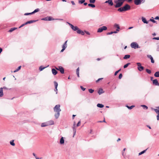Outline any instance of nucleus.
<instances>
[{
  "mask_svg": "<svg viewBox=\"0 0 159 159\" xmlns=\"http://www.w3.org/2000/svg\"><path fill=\"white\" fill-rule=\"evenodd\" d=\"M85 1V0H78L79 3L80 4H83Z\"/></svg>",
  "mask_w": 159,
  "mask_h": 159,
  "instance_id": "34",
  "label": "nucleus"
},
{
  "mask_svg": "<svg viewBox=\"0 0 159 159\" xmlns=\"http://www.w3.org/2000/svg\"><path fill=\"white\" fill-rule=\"evenodd\" d=\"M30 15V13H25V14H24V15L25 16H27V15Z\"/></svg>",
  "mask_w": 159,
  "mask_h": 159,
  "instance_id": "56",
  "label": "nucleus"
},
{
  "mask_svg": "<svg viewBox=\"0 0 159 159\" xmlns=\"http://www.w3.org/2000/svg\"><path fill=\"white\" fill-rule=\"evenodd\" d=\"M147 56L150 59L152 63H154V60H153V57L151 55H148Z\"/></svg>",
  "mask_w": 159,
  "mask_h": 159,
  "instance_id": "12",
  "label": "nucleus"
},
{
  "mask_svg": "<svg viewBox=\"0 0 159 159\" xmlns=\"http://www.w3.org/2000/svg\"><path fill=\"white\" fill-rule=\"evenodd\" d=\"M103 79V78H99L98 79L97 81H96V82H98L100 80H101Z\"/></svg>",
  "mask_w": 159,
  "mask_h": 159,
  "instance_id": "60",
  "label": "nucleus"
},
{
  "mask_svg": "<svg viewBox=\"0 0 159 159\" xmlns=\"http://www.w3.org/2000/svg\"><path fill=\"white\" fill-rule=\"evenodd\" d=\"M152 83L153 84L155 85L159 86V83H158L157 79H155L152 80Z\"/></svg>",
  "mask_w": 159,
  "mask_h": 159,
  "instance_id": "10",
  "label": "nucleus"
},
{
  "mask_svg": "<svg viewBox=\"0 0 159 159\" xmlns=\"http://www.w3.org/2000/svg\"><path fill=\"white\" fill-rule=\"evenodd\" d=\"M14 140H12L10 142V144L13 146H14L15 145V144L14 143Z\"/></svg>",
  "mask_w": 159,
  "mask_h": 159,
  "instance_id": "36",
  "label": "nucleus"
},
{
  "mask_svg": "<svg viewBox=\"0 0 159 159\" xmlns=\"http://www.w3.org/2000/svg\"><path fill=\"white\" fill-rule=\"evenodd\" d=\"M126 107H127L129 109H131L133 108L135 106L134 105H132L131 106H129L128 105H126Z\"/></svg>",
  "mask_w": 159,
  "mask_h": 159,
  "instance_id": "27",
  "label": "nucleus"
},
{
  "mask_svg": "<svg viewBox=\"0 0 159 159\" xmlns=\"http://www.w3.org/2000/svg\"><path fill=\"white\" fill-rule=\"evenodd\" d=\"M125 1V0H115L114 3L116 4L114 5L115 8H117L121 7Z\"/></svg>",
  "mask_w": 159,
  "mask_h": 159,
  "instance_id": "3",
  "label": "nucleus"
},
{
  "mask_svg": "<svg viewBox=\"0 0 159 159\" xmlns=\"http://www.w3.org/2000/svg\"><path fill=\"white\" fill-rule=\"evenodd\" d=\"M112 34H113V31H111L110 32H108L107 33V35H111Z\"/></svg>",
  "mask_w": 159,
  "mask_h": 159,
  "instance_id": "52",
  "label": "nucleus"
},
{
  "mask_svg": "<svg viewBox=\"0 0 159 159\" xmlns=\"http://www.w3.org/2000/svg\"><path fill=\"white\" fill-rule=\"evenodd\" d=\"M89 6L91 7L92 8H94L95 7V5L92 4V3H89L88 4Z\"/></svg>",
  "mask_w": 159,
  "mask_h": 159,
  "instance_id": "30",
  "label": "nucleus"
},
{
  "mask_svg": "<svg viewBox=\"0 0 159 159\" xmlns=\"http://www.w3.org/2000/svg\"><path fill=\"white\" fill-rule=\"evenodd\" d=\"M80 88L83 91H84L85 90V88H84L82 86H80Z\"/></svg>",
  "mask_w": 159,
  "mask_h": 159,
  "instance_id": "51",
  "label": "nucleus"
},
{
  "mask_svg": "<svg viewBox=\"0 0 159 159\" xmlns=\"http://www.w3.org/2000/svg\"><path fill=\"white\" fill-rule=\"evenodd\" d=\"M73 131L74 132V134H73V137H74V136L75 135V134L76 133V129H75L74 128H73Z\"/></svg>",
  "mask_w": 159,
  "mask_h": 159,
  "instance_id": "50",
  "label": "nucleus"
},
{
  "mask_svg": "<svg viewBox=\"0 0 159 159\" xmlns=\"http://www.w3.org/2000/svg\"><path fill=\"white\" fill-rule=\"evenodd\" d=\"M48 20L51 21L52 20H53L54 19H52V18L51 16H48Z\"/></svg>",
  "mask_w": 159,
  "mask_h": 159,
  "instance_id": "41",
  "label": "nucleus"
},
{
  "mask_svg": "<svg viewBox=\"0 0 159 159\" xmlns=\"http://www.w3.org/2000/svg\"><path fill=\"white\" fill-rule=\"evenodd\" d=\"M77 32L78 34H81L82 35H84V33L82 30H81L79 29L78 31H77Z\"/></svg>",
  "mask_w": 159,
  "mask_h": 159,
  "instance_id": "14",
  "label": "nucleus"
},
{
  "mask_svg": "<svg viewBox=\"0 0 159 159\" xmlns=\"http://www.w3.org/2000/svg\"><path fill=\"white\" fill-rule=\"evenodd\" d=\"M114 27L117 28V29H120V26H119V25L117 24H114Z\"/></svg>",
  "mask_w": 159,
  "mask_h": 159,
  "instance_id": "29",
  "label": "nucleus"
},
{
  "mask_svg": "<svg viewBox=\"0 0 159 159\" xmlns=\"http://www.w3.org/2000/svg\"><path fill=\"white\" fill-rule=\"evenodd\" d=\"M71 2L73 5H75V4L74 2L73 1H71Z\"/></svg>",
  "mask_w": 159,
  "mask_h": 159,
  "instance_id": "63",
  "label": "nucleus"
},
{
  "mask_svg": "<svg viewBox=\"0 0 159 159\" xmlns=\"http://www.w3.org/2000/svg\"><path fill=\"white\" fill-rule=\"evenodd\" d=\"M130 9V6L128 4H126L124 6L118 9L117 11L120 12L129 10Z\"/></svg>",
  "mask_w": 159,
  "mask_h": 159,
  "instance_id": "2",
  "label": "nucleus"
},
{
  "mask_svg": "<svg viewBox=\"0 0 159 159\" xmlns=\"http://www.w3.org/2000/svg\"><path fill=\"white\" fill-rule=\"evenodd\" d=\"M89 91L90 93H92L94 91V90L92 89H89Z\"/></svg>",
  "mask_w": 159,
  "mask_h": 159,
  "instance_id": "40",
  "label": "nucleus"
},
{
  "mask_svg": "<svg viewBox=\"0 0 159 159\" xmlns=\"http://www.w3.org/2000/svg\"><path fill=\"white\" fill-rule=\"evenodd\" d=\"M85 33H86L87 34H88V35H90V33H89V32H88V31H85Z\"/></svg>",
  "mask_w": 159,
  "mask_h": 159,
  "instance_id": "62",
  "label": "nucleus"
},
{
  "mask_svg": "<svg viewBox=\"0 0 159 159\" xmlns=\"http://www.w3.org/2000/svg\"><path fill=\"white\" fill-rule=\"evenodd\" d=\"M54 83L55 88H57L58 85L56 81H54Z\"/></svg>",
  "mask_w": 159,
  "mask_h": 159,
  "instance_id": "39",
  "label": "nucleus"
},
{
  "mask_svg": "<svg viewBox=\"0 0 159 159\" xmlns=\"http://www.w3.org/2000/svg\"><path fill=\"white\" fill-rule=\"evenodd\" d=\"M80 123H81L80 121H79L78 122V123L77 124V126H80Z\"/></svg>",
  "mask_w": 159,
  "mask_h": 159,
  "instance_id": "54",
  "label": "nucleus"
},
{
  "mask_svg": "<svg viewBox=\"0 0 159 159\" xmlns=\"http://www.w3.org/2000/svg\"><path fill=\"white\" fill-rule=\"evenodd\" d=\"M26 24H25V23L24 24H22L19 27V28H20L22 27L23 26H24V25H25Z\"/></svg>",
  "mask_w": 159,
  "mask_h": 159,
  "instance_id": "57",
  "label": "nucleus"
},
{
  "mask_svg": "<svg viewBox=\"0 0 159 159\" xmlns=\"http://www.w3.org/2000/svg\"><path fill=\"white\" fill-rule=\"evenodd\" d=\"M67 41H65L64 44L62 45V48H65V49L67 47Z\"/></svg>",
  "mask_w": 159,
  "mask_h": 159,
  "instance_id": "19",
  "label": "nucleus"
},
{
  "mask_svg": "<svg viewBox=\"0 0 159 159\" xmlns=\"http://www.w3.org/2000/svg\"><path fill=\"white\" fill-rule=\"evenodd\" d=\"M16 28H11L9 30V32H12L14 30H15L16 29Z\"/></svg>",
  "mask_w": 159,
  "mask_h": 159,
  "instance_id": "31",
  "label": "nucleus"
},
{
  "mask_svg": "<svg viewBox=\"0 0 159 159\" xmlns=\"http://www.w3.org/2000/svg\"><path fill=\"white\" fill-rule=\"evenodd\" d=\"M60 105H57L54 108V111L56 112L54 115L56 119H57L59 117L60 114V112L61 110L60 109Z\"/></svg>",
  "mask_w": 159,
  "mask_h": 159,
  "instance_id": "1",
  "label": "nucleus"
},
{
  "mask_svg": "<svg viewBox=\"0 0 159 159\" xmlns=\"http://www.w3.org/2000/svg\"><path fill=\"white\" fill-rule=\"evenodd\" d=\"M137 65L138 66V69L139 71H142L144 69V67L141 66L140 63L138 62Z\"/></svg>",
  "mask_w": 159,
  "mask_h": 159,
  "instance_id": "8",
  "label": "nucleus"
},
{
  "mask_svg": "<svg viewBox=\"0 0 159 159\" xmlns=\"http://www.w3.org/2000/svg\"><path fill=\"white\" fill-rule=\"evenodd\" d=\"M54 91L56 92V94L57 93V88H55Z\"/></svg>",
  "mask_w": 159,
  "mask_h": 159,
  "instance_id": "58",
  "label": "nucleus"
},
{
  "mask_svg": "<svg viewBox=\"0 0 159 159\" xmlns=\"http://www.w3.org/2000/svg\"><path fill=\"white\" fill-rule=\"evenodd\" d=\"M142 1L141 0H134V2L136 5H139L141 3Z\"/></svg>",
  "mask_w": 159,
  "mask_h": 159,
  "instance_id": "9",
  "label": "nucleus"
},
{
  "mask_svg": "<svg viewBox=\"0 0 159 159\" xmlns=\"http://www.w3.org/2000/svg\"><path fill=\"white\" fill-rule=\"evenodd\" d=\"M155 20H158L159 19V16H157L155 18Z\"/></svg>",
  "mask_w": 159,
  "mask_h": 159,
  "instance_id": "61",
  "label": "nucleus"
},
{
  "mask_svg": "<svg viewBox=\"0 0 159 159\" xmlns=\"http://www.w3.org/2000/svg\"><path fill=\"white\" fill-rule=\"evenodd\" d=\"M108 4L109 6H112L113 5V3L112 2V0H109V2Z\"/></svg>",
  "mask_w": 159,
  "mask_h": 159,
  "instance_id": "22",
  "label": "nucleus"
},
{
  "mask_svg": "<svg viewBox=\"0 0 159 159\" xmlns=\"http://www.w3.org/2000/svg\"><path fill=\"white\" fill-rule=\"evenodd\" d=\"M67 23L70 26L73 30L77 31L79 30V29L77 26H74L72 24L69 22H67Z\"/></svg>",
  "mask_w": 159,
  "mask_h": 159,
  "instance_id": "5",
  "label": "nucleus"
},
{
  "mask_svg": "<svg viewBox=\"0 0 159 159\" xmlns=\"http://www.w3.org/2000/svg\"><path fill=\"white\" fill-rule=\"evenodd\" d=\"M122 74L121 73L120 74L119 76V79H121L122 78Z\"/></svg>",
  "mask_w": 159,
  "mask_h": 159,
  "instance_id": "48",
  "label": "nucleus"
},
{
  "mask_svg": "<svg viewBox=\"0 0 159 159\" xmlns=\"http://www.w3.org/2000/svg\"><path fill=\"white\" fill-rule=\"evenodd\" d=\"M33 156H34L35 157V158L36 159H41L42 158V157H40V158H39V157H37L36 156V154L34 153H33Z\"/></svg>",
  "mask_w": 159,
  "mask_h": 159,
  "instance_id": "42",
  "label": "nucleus"
},
{
  "mask_svg": "<svg viewBox=\"0 0 159 159\" xmlns=\"http://www.w3.org/2000/svg\"><path fill=\"white\" fill-rule=\"evenodd\" d=\"M40 10L39 8H37L36 9H35L33 11L34 13H36L37 12H38Z\"/></svg>",
  "mask_w": 159,
  "mask_h": 159,
  "instance_id": "43",
  "label": "nucleus"
},
{
  "mask_svg": "<svg viewBox=\"0 0 159 159\" xmlns=\"http://www.w3.org/2000/svg\"><path fill=\"white\" fill-rule=\"evenodd\" d=\"M37 21H38V20H31L28 21L26 22L25 23V24H26V25L28 24H31V23L35 22Z\"/></svg>",
  "mask_w": 159,
  "mask_h": 159,
  "instance_id": "11",
  "label": "nucleus"
},
{
  "mask_svg": "<svg viewBox=\"0 0 159 159\" xmlns=\"http://www.w3.org/2000/svg\"><path fill=\"white\" fill-rule=\"evenodd\" d=\"M95 0H89V1L90 3H94L95 2Z\"/></svg>",
  "mask_w": 159,
  "mask_h": 159,
  "instance_id": "44",
  "label": "nucleus"
},
{
  "mask_svg": "<svg viewBox=\"0 0 159 159\" xmlns=\"http://www.w3.org/2000/svg\"><path fill=\"white\" fill-rule=\"evenodd\" d=\"M153 39H155L157 40H159V37H154L153 38Z\"/></svg>",
  "mask_w": 159,
  "mask_h": 159,
  "instance_id": "55",
  "label": "nucleus"
},
{
  "mask_svg": "<svg viewBox=\"0 0 159 159\" xmlns=\"http://www.w3.org/2000/svg\"><path fill=\"white\" fill-rule=\"evenodd\" d=\"M146 72L149 74H151V71L148 69H146Z\"/></svg>",
  "mask_w": 159,
  "mask_h": 159,
  "instance_id": "37",
  "label": "nucleus"
},
{
  "mask_svg": "<svg viewBox=\"0 0 159 159\" xmlns=\"http://www.w3.org/2000/svg\"><path fill=\"white\" fill-rule=\"evenodd\" d=\"M131 47L132 48L136 49L137 48H140L139 45L136 42H133L130 45Z\"/></svg>",
  "mask_w": 159,
  "mask_h": 159,
  "instance_id": "6",
  "label": "nucleus"
},
{
  "mask_svg": "<svg viewBox=\"0 0 159 159\" xmlns=\"http://www.w3.org/2000/svg\"><path fill=\"white\" fill-rule=\"evenodd\" d=\"M48 125L47 122L42 123L41 125V126L42 127H45Z\"/></svg>",
  "mask_w": 159,
  "mask_h": 159,
  "instance_id": "23",
  "label": "nucleus"
},
{
  "mask_svg": "<svg viewBox=\"0 0 159 159\" xmlns=\"http://www.w3.org/2000/svg\"><path fill=\"white\" fill-rule=\"evenodd\" d=\"M125 149L126 148H124L122 151V155L123 156H124V152H125Z\"/></svg>",
  "mask_w": 159,
  "mask_h": 159,
  "instance_id": "53",
  "label": "nucleus"
},
{
  "mask_svg": "<svg viewBox=\"0 0 159 159\" xmlns=\"http://www.w3.org/2000/svg\"><path fill=\"white\" fill-rule=\"evenodd\" d=\"M130 64V63H127L124 66V68H127L129 65Z\"/></svg>",
  "mask_w": 159,
  "mask_h": 159,
  "instance_id": "35",
  "label": "nucleus"
},
{
  "mask_svg": "<svg viewBox=\"0 0 159 159\" xmlns=\"http://www.w3.org/2000/svg\"><path fill=\"white\" fill-rule=\"evenodd\" d=\"M107 30V27L106 26H103L99 28L97 30L98 33H101L103 30Z\"/></svg>",
  "mask_w": 159,
  "mask_h": 159,
  "instance_id": "7",
  "label": "nucleus"
},
{
  "mask_svg": "<svg viewBox=\"0 0 159 159\" xmlns=\"http://www.w3.org/2000/svg\"><path fill=\"white\" fill-rule=\"evenodd\" d=\"M21 66H19L17 69H16V70H15L14 71V72H16L18 71H19L21 68Z\"/></svg>",
  "mask_w": 159,
  "mask_h": 159,
  "instance_id": "32",
  "label": "nucleus"
},
{
  "mask_svg": "<svg viewBox=\"0 0 159 159\" xmlns=\"http://www.w3.org/2000/svg\"><path fill=\"white\" fill-rule=\"evenodd\" d=\"M97 106L98 107L102 108L104 107V105L102 104L98 103L97 104Z\"/></svg>",
  "mask_w": 159,
  "mask_h": 159,
  "instance_id": "24",
  "label": "nucleus"
},
{
  "mask_svg": "<svg viewBox=\"0 0 159 159\" xmlns=\"http://www.w3.org/2000/svg\"><path fill=\"white\" fill-rule=\"evenodd\" d=\"M64 143V140L63 137H61L60 139V143L61 144H63Z\"/></svg>",
  "mask_w": 159,
  "mask_h": 159,
  "instance_id": "17",
  "label": "nucleus"
},
{
  "mask_svg": "<svg viewBox=\"0 0 159 159\" xmlns=\"http://www.w3.org/2000/svg\"><path fill=\"white\" fill-rule=\"evenodd\" d=\"M130 57V55H126L123 57V58L125 59H126L129 58Z\"/></svg>",
  "mask_w": 159,
  "mask_h": 159,
  "instance_id": "25",
  "label": "nucleus"
},
{
  "mask_svg": "<svg viewBox=\"0 0 159 159\" xmlns=\"http://www.w3.org/2000/svg\"><path fill=\"white\" fill-rule=\"evenodd\" d=\"M121 70V69H119V70L115 72L114 74L115 75H116Z\"/></svg>",
  "mask_w": 159,
  "mask_h": 159,
  "instance_id": "47",
  "label": "nucleus"
},
{
  "mask_svg": "<svg viewBox=\"0 0 159 159\" xmlns=\"http://www.w3.org/2000/svg\"><path fill=\"white\" fill-rule=\"evenodd\" d=\"M48 125H53L54 124V122L53 120H51L47 122Z\"/></svg>",
  "mask_w": 159,
  "mask_h": 159,
  "instance_id": "21",
  "label": "nucleus"
},
{
  "mask_svg": "<svg viewBox=\"0 0 159 159\" xmlns=\"http://www.w3.org/2000/svg\"><path fill=\"white\" fill-rule=\"evenodd\" d=\"M157 51H159V45L157 46Z\"/></svg>",
  "mask_w": 159,
  "mask_h": 159,
  "instance_id": "64",
  "label": "nucleus"
},
{
  "mask_svg": "<svg viewBox=\"0 0 159 159\" xmlns=\"http://www.w3.org/2000/svg\"><path fill=\"white\" fill-rule=\"evenodd\" d=\"M48 16L46 17H45V18H42L41 19V20H48Z\"/></svg>",
  "mask_w": 159,
  "mask_h": 159,
  "instance_id": "45",
  "label": "nucleus"
},
{
  "mask_svg": "<svg viewBox=\"0 0 159 159\" xmlns=\"http://www.w3.org/2000/svg\"><path fill=\"white\" fill-rule=\"evenodd\" d=\"M49 66V65H48L46 67H43V66H41L39 67V70L40 71H41L46 68L48 67Z\"/></svg>",
  "mask_w": 159,
  "mask_h": 159,
  "instance_id": "15",
  "label": "nucleus"
},
{
  "mask_svg": "<svg viewBox=\"0 0 159 159\" xmlns=\"http://www.w3.org/2000/svg\"><path fill=\"white\" fill-rule=\"evenodd\" d=\"M142 21L144 23H145V24H148V21H147V20H146V19L143 17H142Z\"/></svg>",
  "mask_w": 159,
  "mask_h": 159,
  "instance_id": "16",
  "label": "nucleus"
},
{
  "mask_svg": "<svg viewBox=\"0 0 159 159\" xmlns=\"http://www.w3.org/2000/svg\"><path fill=\"white\" fill-rule=\"evenodd\" d=\"M154 110L156 113H159V109L158 110L157 109H155Z\"/></svg>",
  "mask_w": 159,
  "mask_h": 159,
  "instance_id": "49",
  "label": "nucleus"
},
{
  "mask_svg": "<svg viewBox=\"0 0 159 159\" xmlns=\"http://www.w3.org/2000/svg\"><path fill=\"white\" fill-rule=\"evenodd\" d=\"M76 73L77 75V76L79 77H80L79 76V69L78 67L77 69H76Z\"/></svg>",
  "mask_w": 159,
  "mask_h": 159,
  "instance_id": "33",
  "label": "nucleus"
},
{
  "mask_svg": "<svg viewBox=\"0 0 159 159\" xmlns=\"http://www.w3.org/2000/svg\"><path fill=\"white\" fill-rule=\"evenodd\" d=\"M147 149L141 152H139V155H140L143 153H145L146 152V151L147 150Z\"/></svg>",
  "mask_w": 159,
  "mask_h": 159,
  "instance_id": "28",
  "label": "nucleus"
},
{
  "mask_svg": "<svg viewBox=\"0 0 159 159\" xmlns=\"http://www.w3.org/2000/svg\"><path fill=\"white\" fill-rule=\"evenodd\" d=\"M104 92L103 91V89H100L98 91V93L99 95L102 94Z\"/></svg>",
  "mask_w": 159,
  "mask_h": 159,
  "instance_id": "20",
  "label": "nucleus"
},
{
  "mask_svg": "<svg viewBox=\"0 0 159 159\" xmlns=\"http://www.w3.org/2000/svg\"><path fill=\"white\" fill-rule=\"evenodd\" d=\"M154 75L156 77H159V71L156 72L154 74Z\"/></svg>",
  "mask_w": 159,
  "mask_h": 159,
  "instance_id": "26",
  "label": "nucleus"
},
{
  "mask_svg": "<svg viewBox=\"0 0 159 159\" xmlns=\"http://www.w3.org/2000/svg\"><path fill=\"white\" fill-rule=\"evenodd\" d=\"M157 120H159V113H158V115L157 116Z\"/></svg>",
  "mask_w": 159,
  "mask_h": 159,
  "instance_id": "59",
  "label": "nucleus"
},
{
  "mask_svg": "<svg viewBox=\"0 0 159 159\" xmlns=\"http://www.w3.org/2000/svg\"><path fill=\"white\" fill-rule=\"evenodd\" d=\"M56 70V69L54 68H53L52 70V73L54 75H56L57 73V71Z\"/></svg>",
  "mask_w": 159,
  "mask_h": 159,
  "instance_id": "13",
  "label": "nucleus"
},
{
  "mask_svg": "<svg viewBox=\"0 0 159 159\" xmlns=\"http://www.w3.org/2000/svg\"><path fill=\"white\" fill-rule=\"evenodd\" d=\"M149 21H150L154 23H156V21L153 19H150L149 20Z\"/></svg>",
  "mask_w": 159,
  "mask_h": 159,
  "instance_id": "46",
  "label": "nucleus"
},
{
  "mask_svg": "<svg viewBox=\"0 0 159 159\" xmlns=\"http://www.w3.org/2000/svg\"><path fill=\"white\" fill-rule=\"evenodd\" d=\"M141 106L143 107L144 109H148V107L147 106L145 105H141Z\"/></svg>",
  "mask_w": 159,
  "mask_h": 159,
  "instance_id": "38",
  "label": "nucleus"
},
{
  "mask_svg": "<svg viewBox=\"0 0 159 159\" xmlns=\"http://www.w3.org/2000/svg\"><path fill=\"white\" fill-rule=\"evenodd\" d=\"M3 95V88H0V97H2Z\"/></svg>",
  "mask_w": 159,
  "mask_h": 159,
  "instance_id": "18",
  "label": "nucleus"
},
{
  "mask_svg": "<svg viewBox=\"0 0 159 159\" xmlns=\"http://www.w3.org/2000/svg\"><path fill=\"white\" fill-rule=\"evenodd\" d=\"M54 67L57 70L59 71L62 74H63L64 73V69L62 66H59L57 67L55 66H54Z\"/></svg>",
  "mask_w": 159,
  "mask_h": 159,
  "instance_id": "4",
  "label": "nucleus"
}]
</instances>
